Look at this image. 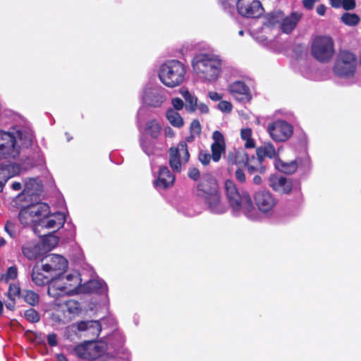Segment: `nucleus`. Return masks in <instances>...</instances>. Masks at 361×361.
<instances>
[{"instance_id":"nucleus-1","label":"nucleus","mask_w":361,"mask_h":361,"mask_svg":"<svg viewBox=\"0 0 361 361\" xmlns=\"http://www.w3.org/2000/svg\"><path fill=\"white\" fill-rule=\"evenodd\" d=\"M196 195L202 199L209 209L215 214H223L226 207L221 202L219 184L211 173H204L196 186Z\"/></svg>"},{"instance_id":"nucleus-2","label":"nucleus","mask_w":361,"mask_h":361,"mask_svg":"<svg viewBox=\"0 0 361 361\" xmlns=\"http://www.w3.org/2000/svg\"><path fill=\"white\" fill-rule=\"evenodd\" d=\"M192 66L200 78L207 82H214L220 75L222 62L216 57L207 54H200L192 59Z\"/></svg>"},{"instance_id":"nucleus-3","label":"nucleus","mask_w":361,"mask_h":361,"mask_svg":"<svg viewBox=\"0 0 361 361\" xmlns=\"http://www.w3.org/2000/svg\"><path fill=\"white\" fill-rule=\"evenodd\" d=\"M186 73V66L182 62L173 59L161 66L158 75L160 81L165 86L173 88L183 82Z\"/></svg>"},{"instance_id":"nucleus-4","label":"nucleus","mask_w":361,"mask_h":361,"mask_svg":"<svg viewBox=\"0 0 361 361\" xmlns=\"http://www.w3.org/2000/svg\"><path fill=\"white\" fill-rule=\"evenodd\" d=\"M357 59L356 55L346 49H341L337 54L333 66L334 74L341 78L353 77L356 71Z\"/></svg>"},{"instance_id":"nucleus-5","label":"nucleus","mask_w":361,"mask_h":361,"mask_svg":"<svg viewBox=\"0 0 361 361\" xmlns=\"http://www.w3.org/2000/svg\"><path fill=\"white\" fill-rule=\"evenodd\" d=\"M334 43L330 37L317 36L312 43V56L321 63L330 61L334 55Z\"/></svg>"},{"instance_id":"nucleus-6","label":"nucleus","mask_w":361,"mask_h":361,"mask_svg":"<svg viewBox=\"0 0 361 361\" xmlns=\"http://www.w3.org/2000/svg\"><path fill=\"white\" fill-rule=\"evenodd\" d=\"M264 160L260 157H255L254 154L249 156L248 154L243 150L238 151L235 154V164H242L247 170L249 174L259 173H264L266 167L263 165Z\"/></svg>"},{"instance_id":"nucleus-7","label":"nucleus","mask_w":361,"mask_h":361,"mask_svg":"<svg viewBox=\"0 0 361 361\" xmlns=\"http://www.w3.org/2000/svg\"><path fill=\"white\" fill-rule=\"evenodd\" d=\"M169 154V166L175 173H180L182 169V161L187 163L190 159L188 145L185 141H180L177 147H171Z\"/></svg>"},{"instance_id":"nucleus-8","label":"nucleus","mask_w":361,"mask_h":361,"mask_svg":"<svg viewBox=\"0 0 361 361\" xmlns=\"http://www.w3.org/2000/svg\"><path fill=\"white\" fill-rule=\"evenodd\" d=\"M42 269L53 278L61 276L68 268V261L59 255L50 254L42 259Z\"/></svg>"},{"instance_id":"nucleus-9","label":"nucleus","mask_w":361,"mask_h":361,"mask_svg":"<svg viewBox=\"0 0 361 361\" xmlns=\"http://www.w3.org/2000/svg\"><path fill=\"white\" fill-rule=\"evenodd\" d=\"M42 184L38 178H30L25 180V186L21 192L13 200L15 207H20L18 202H29L33 197L39 195L42 190Z\"/></svg>"},{"instance_id":"nucleus-10","label":"nucleus","mask_w":361,"mask_h":361,"mask_svg":"<svg viewBox=\"0 0 361 361\" xmlns=\"http://www.w3.org/2000/svg\"><path fill=\"white\" fill-rule=\"evenodd\" d=\"M20 154L16 139L11 133L0 132V159L16 158Z\"/></svg>"},{"instance_id":"nucleus-11","label":"nucleus","mask_w":361,"mask_h":361,"mask_svg":"<svg viewBox=\"0 0 361 361\" xmlns=\"http://www.w3.org/2000/svg\"><path fill=\"white\" fill-rule=\"evenodd\" d=\"M268 131L276 142H285L293 135V128L285 121H276L268 126Z\"/></svg>"},{"instance_id":"nucleus-12","label":"nucleus","mask_w":361,"mask_h":361,"mask_svg":"<svg viewBox=\"0 0 361 361\" xmlns=\"http://www.w3.org/2000/svg\"><path fill=\"white\" fill-rule=\"evenodd\" d=\"M237 8L241 16L247 18H257L264 12L261 3L257 0H238Z\"/></svg>"},{"instance_id":"nucleus-13","label":"nucleus","mask_w":361,"mask_h":361,"mask_svg":"<svg viewBox=\"0 0 361 361\" xmlns=\"http://www.w3.org/2000/svg\"><path fill=\"white\" fill-rule=\"evenodd\" d=\"M268 182L269 186L274 192L281 195H289L293 189L292 179L281 175H271L269 177Z\"/></svg>"},{"instance_id":"nucleus-14","label":"nucleus","mask_w":361,"mask_h":361,"mask_svg":"<svg viewBox=\"0 0 361 361\" xmlns=\"http://www.w3.org/2000/svg\"><path fill=\"white\" fill-rule=\"evenodd\" d=\"M254 199L258 209L263 213L271 211L278 202L274 195L265 190L257 192Z\"/></svg>"},{"instance_id":"nucleus-15","label":"nucleus","mask_w":361,"mask_h":361,"mask_svg":"<svg viewBox=\"0 0 361 361\" xmlns=\"http://www.w3.org/2000/svg\"><path fill=\"white\" fill-rule=\"evenodd\" d=\"M225 191L230 207L233 211H240L245 192L240 194L235 183L231 180H227L225 182Z\"/></svg>"},{"instance_id":"nucleus-16","label":"nucleus","mask_w":361,"mask_h":361,"mask_svg":"<svg viewBox=\"0 0 361 361\" xmlns=\"http://www.w3.org/2000/svg\"><path fill=\"white\" fill-rule=\"evenodd\" d=\"M73 284L63 281V278L54 279L48 287V294L51 298L57 299L68 295L73 290Z\"/></svg>"},{"instance_id":"nucleus-17","label":"nucleus","mask_w":361,"mask_h":361,"mask_svg":"<svg viewBox=\"0 0 361 361\" xmlns=\"http://www.w3.org/2000/svg\"><path fill=\"white\" fill-rule=\"evenodd\" d=\"M228 91L240 102H250L252 99L249 87L243 81L237 80L230 84Z\"/></svg>"},{"instance_id":"nucleus-18","label":"nucleus","mask_w":361,"mask_h":361,"mask_svg":"<svg viewBox=\"0 0 361 361\" xmlns=\"http://www.w3.org/2000/svg\"><path fill=\"white\" fill-rule=\"evenodd\" d=\"M212 139L214 142L211 145L212 159L214 162H218L221 155L226 152V142L224 135L219 130L214 131Z\"/></svg>"},{"instance_id":"nucleus-19","label":"nucleus","mask_w":361,"mask_h":361,"mask_svg":"<svg viewBox=\"0 0 361 361\" xmlns=\"http://www.w3.org/2000/svg\"><path fill=\"white\" fill-rule=\"evenodd\" d=\"M164 100V96L157 89L149 88L144 92L143 102L148 106L159 107Z\"/></svg>"},{"instance_id":"nucleus-20","label":"nucleus","mask_w":361,"mask_h":361,"mask_svg":"<svg viewBox=\"0 0 361 361\" xmlns=\"http://www.w3.org/2000/svg\"><path fill=\"white\" fill-rule=\"evenodd\" d=\"M175 181V176L171 173L169 168L166 166H161L159 168L158 178L154 181L157 187L166 189L171 187Z\"/></svg>"},{"instance_id":"nucleus-21","label":"nucleus","mask_w":361,"mask_h":361,"mask_svg":"<svg viewBox=\"0 0 361 361\" xmlns=\"http://www.w3.org/2000/svg\"><path fill=\"white\" fill-rule=\"evenodd\" d=\"M20 168L16 164H0V192L3 190L4 186L8 179L18 175Z\"/></svg>"},{"instance_id":"nucleus-22","label":"nucleus","mask_w":361,"mask_h":361,"mask_svg":"<svg viewBox=\"0 0 361 361\" xmlns=\"http://www.w3.org/2000/svg\"><path fill=\"white\" fill-rule=\"evenodd\" d=\"M87 360H93L102 357L106 350V344L102 341L87 342Z\"/></svg>"},{"instance_id":"nucleus-23","label":"nucleus","mask_w":361,"mask_h":361,"mask_svg":"<svg viewBox=\"0 0 361 361\" xmlns=\"http://www.w3.org/2000/svg\"><path fill=\"white\" fill-rule=\"evenodd\" d=\"M42 265L39 266L37 263L33 266L31 278L33 283L38 286H44L48 284L51 279L53 280V276L49 274H43L42 273Z\"/></svg>"},{"instance_id":"nucleus-24","label":"nucleus","mask_w":361,"mask_h":361,"mask_svg":"<svg viewBox=\"0 0 361 361\" xmlns=\"http://www.w3.org/2000/svg\"><path fill=\"white\" fill-rule=\"evenodd\" d=\"M302 14L298 12H293L289 18H285L283 13L276 11L268 14L269 23H296L301 20Z\"/></svg>"},{"instance_id":"nucleus-25","label":"nucleus","mask_w":361,"mask_h":361,"mask_svg":"<svg viewBox=\"0 0 361 361\" xmlns=\"http://www.w3.org/2000/svg\"><path fill=\"white\" fill-rule=\"evenodd\" d=\"M41 247L36 240L26 242L22 246L23 255L30 260L37 259L40 256Z\"/></svg>"},{"instance_id":"nucleus-26","label":"nucleus","mask_w":361,"mask_h":361,"mask_svg":"<svg viewBox=\"0 0 361 361\" xmlns=\"http://www.w3.org/2000/svg\"><path fill=\"white\" fill-rule=\"evenodd\" d=\"M59 217L56 220V216H54V218H49V216L47 217H44L42 219H39L36 221L35 226H40L42 228H48V229H59L60 227H61L65 221L64 217L59 214Z\"/></svg>"},{"instance_id":"nucleus-27","label":"nucleus","mask_w":361,"mask_h":361,"mask_svg":"<svg viewBox=\"0 0 361 361\" xmlns=\"http://www.w3.org/2000/svg\"><path fill=\"white\" fill-rule=\"evenodd\" d=\"M31 216L37 217L39 219L47 217L50 213L49 206L44 202H37L35 204H26Z\"/></svg>"},{"instance_id":"nucleus-28","label":"nucleus","mask_w":361,"mask_h":361,"mask_svg":"<svg viewBox=\"0 0 361 361\" xmlns=\"http://www.w3.org/2000/svg\"><path fill=\"white\" fill-rule=\"evenodd\" d=\"M275 168L280 172L287 174H292L298 169V164L296 161L285 162L282 161L279 156L274 160Z\"/></svg>"},{"instance_id":"nucleus-29","label":"nucleus","mask_w":361,"mask_h":361,"mask_svg":"<svg viewBox=\"0 0 361 361\" xmlns=\"http://www.w3.org/2000/svg\"><path fill=\"white\" fill-rule=\"evenodd\" d=\"M16 139V145L20 148L18 142H19L22 147H28L32 144V134L25 129L18 130L16 132V135H13Z\"/></svg>"},{"instance_id":"nucleus-30","label":"nucleus","mask_w":361,"mask_h":361,"mask_svg":"<svg viewBox=\"0 0 361 361\" xmlns=\"http://www.w3.org/2000/svg\"><path fill=\"white\" fill-rule=\"evenodd\" d=\"M180 93L185 99L186 110L190 113L195 111L197 106V98L191 94L188 89H181Z\"/></svg>"},{"instance_id":"nucleus-31","label":"nucleus","mask_w":361,"mask_h":361,"mask_svg":"<svg viewBox=\"0 0 361 361\" xmlns=\"http://www.w3.org/2000/svg\"><path fill=\"white\" fill-rule=\"evenodd\" d=\"M256 155L262 157L263 160H264L265 157H269L270 159L277 157L278 155L276 154V150L274 145L269 142L265 143L263 146L259 147L256 149Z\"/></svg>"},{"instance_id":"nucleus-32","label":"nucleus","mask_w":361,"mask_h":361,"mask_svg":"<svg viewBox=\"0 0 361 361\" xmlns=\"http://www.w3.org/2000/svg\"><path fill=\"white\" fill-rule=\"evenodd\" d=\"M296 24H263L261 30L267 33L269 30H280L286 34L290 33L295 28Z\"/></svg>"},{"instance_id":"nucleus-33","label":"nucleus","mask_w":361,"mask_h":361,"mask_svg":"<svg viewBox=\"0 0 361 361\" xmlns=\"http://www.w3.org/2000/svg\"><path fill=\"white\" fill-rule=\"evenodd\" d=\"M240 209H243L245 215L248 218L253 217L256 213L252 198L248 193L244 194V199H243Z\"/></svg>"},{"instance_id":"nucleus-34","label":"nucleus","mask_w":361,"mask_h":361,"mask_svg":"<svg viewBox=\"0 0 361 361\" xmlns=\"http://www.w3.org/2000/svg\"><path fill=\"white\" fill-rule=\"evenodd\" d=\"M23 202H18L20 207H17L18 208H22L18 214V218L20 223L25 226L29 225L31 222L37 221V220H34L33 217L31 216V214L27 207L26 204H22Z\"/></svg>"},{"instance_id":"nucleus-35","label":"nucleus","mask_w":361,"mask_h":361,"mask_svg":"<svg viewBox=\"0 0 361 361\" xmlns=\"http://www.w3.org/2000/svg\"><path fill=\"white\" fill-rule=\"evenodd\" d=\"M169 122L174 127L180 128L183 126V120L179 113L173 109H169L166 113Z\"/></svg>"},{"instance_id":"nucleus-36","label":"nucleus","mask_w":361,"mask_h":361,"mask_svg":"<svg viewBox=\"0 0 361 361\" xmlns=\"http://www.w3.org/2000/svg\"><path fill=\"white\" fill-rule=\"evenodd\" d=\"M75 325L77 329L80 331L89 330V327L94 329V334L102 331V325L99 321H80Z\"/></svg>"},{"instance_id":"nucleus-37","label":"nucleus","mask_w":361,"mask_h":361,"mask_svg":"<svg viewBox=\"0 0 361 361\" xmlns=\"http://www.w3.org/2000/svg\"><path fill=\"white\" fill-rule=\"evenodd\" d=\"M147 133L154 138H157L161 133V127L156 120H151L147 123Z\"/></svg>"},{"instance_id":"nucleus-38","label":"nucleus","mask_w":361,"mask_h":361,"mask_svg":"<svg viewBox=\"0 0 361 361\" xmlns=\"http://www.w3.org/2000/svg\"><path fill=\"white\" fill-rule=\"evenodd\" d=\"M102 289V283L98 280H90L82 286V290L87 293H98Z\"/></svg>"},{"instance_id":"nucleus-39","label":"nucleus","mask_w":361,"mask_h":361,"mask_svg":"<svg viewBox=\"0 0 361 361\" xmlns=\"http://www.w3.org/2000/svg\"><path fill=\"white\" fill-rule=\"evenodd\" d=\"M24 300L32 306H35L39 302V295L32 290H25L23 295Z\"/></svg>"},{"instance_id":"nucleus-40","label":"nucleus","mask_w":361,"mask_h":361,"mask_svg":"<svg viewBox=\"0 0 361 361\" xmlns=\"http://www.w3.org/2000/svg\"><path fill=\"white\" fill-rule=\"evenodd\" d=\"M65 305L67 307V311L70 314H78L81 311L80 304L75 300H66Z\"/></svg>"},{"instance_id":"nucleus-41","label":"nucleus","mask_w":361,"mask_h":361,"mask_svg":"<svg viewBox=\"0 0 361 361\" xmlns=\"http://www.w3.org/2000/svg\"><path fill=\"white\" fill-rule=\"evenodd\" d=\"M4 229L8 235L12 238H16L19 233L18 226L11 221H6Z\"/></svg>"},{"instance_id":"nucleus-42","label":"nucleus","mask_w":361,"mask_h":361,"mask_svg":"<svg viewBox=\"0 0 361 361\" xmlns=\"http://www.w3.org/2000/svg\"><path fill=\"white\" fill-rule=\"evenodd\" d=\"M18 277V269L16 266H12L8 268L6 274L1 276V279L6 282L10 280H14Z\"/></svg>"},{"instance_id":"nucleus-43","label":"nucleus","mask_w":361,"mask_h":361,"mask_svg":"<svg viewBox=\"0 0 361 361\" xmlns=\"http://www.w3.org/2000/svg\"><path fill=\"white\" fill-rule=\"evenodd\" d=\"M25 317L32 323L38 322L40 319L39 313L33 308H30L25 312Z\"/></svg>"},{"instance_id":"nucleus-44","label":"nucleus","mask_w":361,"mask_h":361,"mask_svg":"<svg viewBox=\"0 0 361 361\" xmlns=\"http://www.w3.org/2000/svg\"><path fill=\"white\" fill-rule=\"evenodd\" d=\"M87 342L83 344L77 345L74 348V351L79 357L87 360Z\"/></svg>"},{"instance_id":"nucleus-45","label":"nucleus","mask_w":361,"mask_h":361,"mask_svg":"<svg viewBox=\"0 0 361 361\" xmlns=\"http://www.w3.org/2000/svg\"><path fill=\"white\" fill-rule=\"evenodd\" d=\"M212 159V155L207 151L200 150L198 154V160L204 166L209 164Z\"/></svg>"},{"instance_id":"nucleus-46","label":"nucleus","mask_w":361,"mask_h":361,"mask_svg":"<svg viewBox=\"0 0 361 361\" xmlns=\"http://www.w3.org/2000/svg\"><path fill=\"white\" fill-rule=\"evenodd\" d=\"M190 132L192 135H200L202 132V127L197 119H194L190 123Z\"/></svg>"},{"instance_id":"nucleus-47","label":"nucleus","mask_w":361,"mask_h":361,"mask_svg":"<svg viewBox=\"0 0 361 361\" xmlns=\"http://www.w3.org/2000/svg\"><path fill=\"white\" fill-rule=\"evenodd\" d=\"M8 297L10 298H14L15 297L20 296V288L17 284H10L8 288Z\"/></svg>"},{"instance_id":"nucleus-48","label":"nucleus","mask_w":361,"mask_h":361,"mask_svg":"<svg viewBox=\"0 0 361 361\" xmlns=\"http://www.w3.org/2000/svg\"><path fill=\"white\" fill-rule=\"evenodd\" d=\"M341 20L343 23H358L359 17L355 14L345 13L342 16Z\"/></svg>"},{"instance_id":"nucleus-49","label":"nucleus","mask_w":361,"mask_h":361,"mask_svg":"<svg viewBox=\"0 0 361 361\" xmlns=\"http://www.w3.org/2000/svg\"><path fill=\"white\" fill-rule=\"evenodd\" d=\"M218 108L223 112L229 113L232 110V104L228 101L221 100L218 104Z\"/></svg>"},{"instance_id":"nucleus-50","label":"nucleus","mask_w":361,"mask_h":361,"mask_svg":"<svg viewBox=\"0 0 361 361\" xmlns=\"http://www.w3.org/2000/svg\"><path fill=\"white\" fill-rule=\"evenodd\" d=\"M188 175V177L193 180H197L200 177V173L197 168L190 169Z\"/></svg>"},{"instance_id":"nucleus-51","label":"nucleus","mask_w":361,"mask_h":361,"mask_svg":"<svg viewBox=\"0 0 361 361\" xmlns=\"http://www.w3.org/2000/svg\"><path fill=\"white\" fill-rule=\"evenodd\" d=\"M171 104L175 111L181 110L183 108L184 104L183 100L179 97H175L172 99Z\"/></svg>"},{"instance_id":"nucleus-52","label":"nucleus","mask_w":361,"mask_h":361,"mask_svg":"<svg viewBox=\"0 0 361 361\" xmlns=\"http://www.w3.org/2000/svg\"><path fill=\"white\" fill-rule=\"evenodd\" d=\"M355 0H342V8L344 10L350 11L353 10L355 7Z\"/></svg>"},{"instance_id":"nucleus-53","label":"nucleus","mask_w":361,"mask_h":361,"mask_svg":"<svg viewBox=\"0 0 361 361\" xmlns=\"http://www.w3.org/2000/svg\"><path fill=\"white\" fill-rule=\"evenodd\" d=\"M235 177L236 180L241 183H245L246 181L245 173H244L243 170L240 168H238L235 171Z\"/></svg>"},{"instance_id":"nucleus-54","label":"nucleus","mask_w":361,"mask_h":361,"mask_svg":"<svg viewBox=\"0 0 361 361\" xmlns=\"http://www.w3.org/2000/svg\"><path fill=\"white\" fill-rule=\"evenodd\" d=\"M47 342L48 344L51 347L56 346L58 344L56 334L55 333L49 334L47 336Z\"/></svg>"},{"instance_id":"nucleus-55","label":"nucleus","mask_w":361,"mask_h":361,"mask_svg":"<svg viewBox=\"0 0 361 361\" xmlns=\"http://www.w3.org/2000/svg\"><path fill=\"white\" fill-rule=\"evenodd\" d=\"M252 130L251 128H243L240 131V137L243 140H248L252 137Z\"/></svg>"},{"instance_id":"nucleus-56","label":"nucleus","mask_w":361,"mask_h":361,"mask_svg":"<svg viewBox=\"0 0 361 361\" xmlns=\"http://www.w3.org/2000/svg\"><path fill=\"white\" fill-rule=\"evenodd\" d=\"M63 281L66 280V281H67V282H68V283H72L74 285V286L73 287V289L74 288H75L77 282H78L77 276H75L73 274H68L65 277H63Z\"/></svg>"},{"instance_id":"nucleus-57","label":"nucleus","mask_w":361,"mask_h":361,"mask_svg":"<svg viewBox=\"0 0 361 361\" xmlns=\"http://www.w3.org/2000/svg\"><path fill=\"white\" fill-rule=\"evenodd\" d=\"M319 1V0H302V5L306 9L311 10L313 8L315 2Z\"/></svg>"},{"instance_id":"nucleus-58","label":"nucleus","mask_w":361,"mask_h":361,"mask_svg":"<svg viewBox=\"0 0 361 361\" xmlns=\"http://www.w3.org/2000/svg\"><path fill=\"white\" fill-rule=\"evenodd\" d=\"M208 96L213 101H219L222 98V96L216 92H209Z\"/></svg>"},{"instance_id":"nucleus-59","label":"nucleus","mask_w":361,"mask_h":361,"mask_svg":"<svg viewBox=\"0 0 361 361\" xmlns=\"http://www.w3.org/2000/svg\"><path fill=\"white\" fill-rule=\"evenodd\" d=\"M245 147L246 149H252L255 147V140L251 137L248 140H245Z\"/></svg>"},{"instance_id":"nucleus-60","label":"nucleus","mask_w":361,"mask_h":361,"mask_svg":"<svg viewBox=\"0 0 361 361\" xmlns=\"http://www.w3.org/2000/svg\"><path fill=\"white\" fill-rule=\"evenodd\" d=\"M329 4L334 8L342 7V0H329Z\"/></svg>"},{"instance_id":"nucleus-61","label":"nucleus","mask_w":361,"mask_h":361,"mask_svg":"<svg viewBox=\"0 0 361 361\" xmlns=\"http://www.w3.org/2000/svg\"><path fill=\"white\" fill-rule=\"evenodd\" d=\"M326 7L324 4H320L317 7V13L319 16H324L325 14Z\"/></svg>"},{"instance_id":"nucleus-62","label":"nucleus","mask_w":361,"mask_h":361,"mask_svg":"<svg viewBox=\"0 0 361 361\" xmlns=\"http://www.w3.org/2000/svg\"><path fill=\"white\" fill-rule=\"evenodd\" d=\"M197 108L200 110L202 114H207L209 112V107L204 103H200Z\"/></svg>"},{"instance_id":"nucleus-63","label":"nucleus","mask_w":361,"mask_h":361,"mask_svg":"<svg viewBox=\"0 0 361 361\" xmlns=\"http://www.w3.org/2000/svg\"><path fill=\"white\" fill-rule=\"evenodd\" d=\"M252 182L255 185H260L262 183V178L260 176L256 175L253 177Z\"/></svg>"},{"instance_id":"nucleus-64","label":"nucleus","mask_w":361,"mask_h":361,"mask_svg":"<svg viewBox=\"0 0 361 361\" xmlns=\"http://www.w3.org/2000/svg\"><path fill=\"white\" fill-rule=\"evenodd\" d=\"M6 307L7 309L10 310H13L15 308V300L14 298H11V302L6 304Z\"/></svg>"}]
</instances>
